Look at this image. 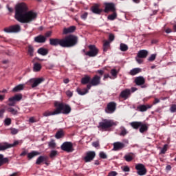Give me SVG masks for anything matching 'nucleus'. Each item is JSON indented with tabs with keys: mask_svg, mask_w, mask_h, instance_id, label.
<instances>
[{
	"mask_svg": "<svg viewBox=\"0 0 176 176\" xmlns=\"http://www.w3.org/2000/svg\"><path fill=\"white\" fill-rule=\"evenodd\" d=\"M54 115H58V112L57 111L56 109L54 111L47 110L43 113V116L45 118H47L48 116H53Z\"/></svg>",
	"mask_w": 176,
	"mask_h": 176,
	"instance_id": "nucleus-17",
	"label": "nucleus"
},
{
	"mask_svg": "<svg viewBox=\"0 0 176 176\" xmlns=\"http://www.w3.org/2000/svg\"><path fill=\"white\" fill-rule=\"evenodd\" d=\"M42 82H45V78H31L30 80L28 81V84L30 85L34 89V87H36L39 86Z\"/></svg>",
	"mask_w": 176,
	"mask_h": 176,
	"instance_id": "nucleus-6",
	"label": "nucleus"
},
{
	"mask_svg": "<svg viewBox=\"0 0 176 176\" xmlns=\"http://www.w3.org/2000/svg\"><path fill=\"white\" fill-rule=\"evenodd\" d=\"M111 74L112 76L116 77L118 75V71H116V69H113L111 71Z\"/></svg>",
	"mask_w": 176,
	"mask_h": 176,
	"instance_id": "nucleus-52",
	"label": "nucleus"
},
{
	"mask_svg": "<svg viewBox=\"0 0 176 176\" xmlns=\"http://www.w3.org/2000/svg\"><path fill=\"white\" fill-rule=\"evenodd\" d=\"M50 45L51 46H61V47H74L78 45V36L69 35L64 38H50Z\"/></svg>",
	"mask_w": 176,
	"mask_h": 176,
	"instance_id": "nucleus-2",
	"label": "nucleus"
},
{
	"mask_svg": "<svg viewBox=\"0 0 176 176\" xmlns=\"http://www.w3.org/2000/svg\"><path fill=\"white\" fill-rule=\"evenodd\" d=\"M19 142L15 141L13 144L8 143H0V151H6V149H9V148H13V146H16V145H19Z\"/></svg>",
	"mask_w": 176,
	"mask_h": 176,
	"instance_id": "nucleus-8",
	"label": "nucleus"
},
{
	"mask_svg": "<svg viewBox=\"0 0 176 176\" xmlns=\"http://www.w3.org/2000/svg\"><path fill=\"white\" fill-rule=\"evenodd\" d=\"M94 157H96V152L89 151L86 153V156L84 157V160L85 163H89V162H91Z\"/></svg>",
	"mask_w": 176,
	"mask_h": 176,
	"instance_id": "nucleus-12",
	"label": "nucleus"
},
{
	"mask_svg": "<svg viewBox=\"0 0 176 176\" xmlns=\"http://www.w3.org/2000/svg\"><path fill=\"white\" fill-rule=\"evenodd\" d=\"M37 53L41 56H47L49 54V50L47 49L41 47L38 50Z\"/></svg>",
	"mask_w": 176,
	"mask_h": 176,
	"instance_id": "nucleus-26",
	"label": "nucleus"
},
{
	"mask_svg": "<svg viewBox=\"0 0 176 176\" xmlns=\"http://www.w3.org/2000/svg\"><path fill=\"white\" fill-rule=\"evenodd\" d=\"M54 105L56 107L58 115H60V113H63V115L71 113V107L69 105L64 104L58 102H56Z\"/></svg>",
	"mask_w": 176,
	"mask_h": 176,
	"instance_id": "nucleus-3",
	"label": "nucleus"
},
{
	"mask_svg": "<svg viewBox=\"0 0 176 176\" xmlns=\"http://www.w3.org/2000/svg\"><path fill=\"white\" fill-rule=\"evenodd\" d=\"M76 30V26H70L69 28H65L63 29V34L67 35V34H72V32H75Z\"/></svg>",
	"mask_w": 176,
	"mask_h": 176,
	"instance_id": "nucleus-18",
	"label": "nucleus"
},
{
	"mask_svg": "<svg viewBox=\"0 0 176 176\" xmlns=\"http://www.w3.org/2000/svg\"><path fill=\"white\" fill-rule=\"evenodd\" d=\"M91 80V78H90V76L86 75L84 78L81 79V83L82 85H87V83H90Z\"/></svg>",
	"mask_w": 176,
	"mask_h": 176,
	"instance_id": "nucleus-28",
	"label": "nucleus"
},
{
	"mask_svg": "<svg viewBox=\"0 0 176 176\" xmlns=\"http://www.w3.org/2000/svg\"><path fill=\"white\" fill-rule=\"evenodd\" d=\"M120 50L121 52H127V50H129V46L124 43H120Z\"/></svg>",
	"mask_w": 176,
	"mask_h": 176,
	"instance_id": "nucleus-36",
	"label": "nucleus"
},
{
	"mask_svg": "<svg viewBox=\"0 0 176 176\" xmlns=\"http://www.w3.org/2000/svg\"><path fill=\"white\" fill-rule=\"evenodd\" d=\"M20 31H21V27H20V25H15L4 28V32L8 34L12 32H20Z\"/></svg>",
	"mask_w": 176,
	"mask_h": 176,
	"instance_id": "nucleus-7",
	"label": "nucleus"
},
{
	"mask_svg": "<svg viewBox=\"0 0 176 176\" xmlns=\"http://www.w3.org/2000/svg\"><path fill=\"white\" fill-rule=\"evenodd\" d=\"M113 151H120L121 149H123L124 148L125 145L124 143L120 142H116L113 144Z\"/></svg>",
	"mask_w": 176,
	"mask_h": 176,
	"instance_id": "nucleus-16",
	"label": "nucleus"
},
{
	"mask_svg": "<svg viewBox=\"0 0 176 176\" xmlns=\"http://www.w3.org/2000/svg\"><path fill=\"white\" fill-rule=\"evenodd\" d=\"M148 130V125L146 124H144L142 122V124L140 125V131L141 133H144V131H146Z\"/></svg>",
	"mask_w": 176,
	"mask_h": 176,
	"instance_id": "nucleus-37",
	"label": "nucleus"
},
{
	"mask_svg": "<svg viewBox=\"0 0 176 176\" xmlns=\"http://www.w3.org/2000/svg\"><path fill=\"white\" fill-rule=\"evenodd\" d=\"M115 111H116V103L114 102H109L105 109L106 113H113Z\"/></svg>",
	"mask_w": 176,
	"mask_h": 176,
	"instance_id": "nucleus-11",
	"label": "nucleus"
},
{
	"mask_svg": "<svg viewBox=\"0 0 176 176\" xmlns=\"http://www.w3.org/2000/svg\"><path fill=\"white\" fill-rule=\"evenodd\" d=\"M105 8H104V12L108 13V12H115V4L112 3H104Z\"/></svg>",
	"mask_w": 176,
	"mask_h": 176,
	"instance_id": "nucleus-14",
	"label": "nucleus"
},
{
	"mask_svg": "<svg viewBox=\"0 0 176 176\" xmlns=\"http://www.w3.org/2000/svg\"><path fill=\"white\" fill-rule=\"evenodd\" d=\"M91 10L92 13H94L95 14H100L101 12H102V10L98 8V5H95L91 8Z\"/></svg>",
	"mask_w": 176,
	"mask_h": 176,
	"instance_id": "nucleus-22",
	"label": "nucleus"
},
{
	"mask_svg": "<svg viewBox=\"0 0 176 176\" xmlns=\"http://www.w3.org/2000/svg\"><path fill=\"white\" fill-rule=\"evenodd\" d=\"M134 157V154L132 153H129L124 156V159L126 160V162H131Z\"/></svg>",
	"mask_w": 176,
	"mask_h": 176,
	"instance_id": "nucleus-27",
	"label": "nucleus"
},
{
	"mask_svg": "<svg viewBox=\"0 0 176 176\" xmlns=\"http://www.w3.org/2000/svg\"><path fill=\"white\" fill-rule=\"evenodd\" d=\"M47 160V156H40L36 160V164H41V163H43V162H46Z\"/></svg>",
	"mask_w": 176,
	"mask_h": 176,
	"instance_id": "nucleus-30",
	"label": "nucleus"
},
{
	"mask_svg": "<svg viewBox=\"0 0 176 176\" xmlns=\"http://www.w3.org/2000/svg\"><path fill=\"white\" fill-rule=\"evenodd\" d=\"M117 175H118V173H116V171H111L108 174V176H117Z\"/></svg>",
	"mask_w": 176,
	"mask_h": 176,
	"instance_id": "nucleus-56",
	"label": "nucleus"
},
{
	"mask_svg": "<svg viewBox=\"0 0 176 176\" xmlns=\"http://www.w3.org/2000/svg\"><path fill=\"white\" fill-rule=\"evenodd\" d=\"M49 148H51V149H54L56 148V142H54V140H51L50 142H48Z\"/></svg>",
	"mask_w": 176,
	"mask_h": 176,
	"instance_id": "nucleus-39",
	"label": "nucleus"
},
{
	"mask_svg": "<svg viewBox=\"0 0 176 176\" xmlns=\"http://www.w3.org/2000/svg\"><path fill=\"white\" fill-rule=\"evenodd\" d=\"M170 111L171 113H174L176 112V104H171L170 107Z\"/></svg>",
	"mask_w": 176,
	"mask_h": 176,
	"instance_id": "nucleus-46",
	"label": "nucleus"
},
{
	"mask_svg": "<svg viewBox=\"0 0 176 176\" xmlns=\"http://www.w3.org/2000/svg\"><path fill=\"white\" fill-rule=\"evenodd\" d=\"M151 108H152V105L151 104H140L138 106L137 111H139V112H146Z\"/></svg>",
	"mask_w": 176,
	"mask_h": 176,
	"instance_id": "nucleus-15",
	"label": "nucleus"
},
{
	"mask_svg": "<svg viewBox=\"0 0 176 176\" xmlns=\"http://www.w3.org/2000/svg\"><path fill=\"white\" fill-rule=\"evenodd\" d=\"M8 105H9V107H14V105H16V103L13 100H10V98L8 99Z\"/></svg>",
	"mask_w": 176,
	"mask_h": 176,
	"instance_id": "nucleus-49",
	"label": "nucleus"
},
{
	"mask_svg": "<svg viewBox=\"0 0 176 176\" xmlns=\"http://www.w3.org/2000/svg\"><path fill=\"white\" fill-rule=\"evenodd\" d=\"M93 146H94L95 148H98V146H100V142L98 141L97 142H94L92 143Z\"/></svg>",
	"mask_w": 176,
	"mask_h": 176,
	"instance_id": "nucleus-55",
	"label": "nucleus"
},
{
	"mask_svg": "<svg viewBox=\"0 0 176 176\" xmlns=\"http://www.w3.org/2000/svg\"><path fill=\"white\" fill-rule=\"evenodd\" d=\"M89 51L85 52V56H88V57H96L97 54H98V48L96 47L94 45H90L88 46Z\"/></svg>",
	"mask_w": 176,
	"mask_h": 176,
	"instance_id": "nucleus-5",
	"label": "nucleus"
},
{
	"mask_svg": "<svg viewBox=\"0 0 176 176\" xmlns=\"http://www.w3.org/2000/svg\"><path fill=\"white\" fill-rule=\"evenodd\" d=\"M159 102H160V100L159 98H155L153 102V104L156 105V104H159Z\"/></svg>",
	"mask_w": 176,
	"mask_h": 176,
	"instance_id": "nucleus-61",
	"label": "nucleus"
},
{
	"mask_svg": "<svg viewBox=\"0 0 176 176\" xmlns=\"http://www.w3.org/2000/svg\"><path fill=\"white\" fill-rule=\"evenodd\" d=\"M8 112H10V113H12V115H17L18 111L16 109H15L13 107H8L7 109Z\"/></svg>",
	"mask_w": 176,
	"mask_h": 176,
	"instance_id": "nucleus-38",
	"label": "nucleus"
},
{
	"mask_svg": "<svg viewBox=\"0 0 176 176\" xmlns=\"http://www.w3.org/2000/svg\"><path fill=\"white\" fill-rule=\"evenodd\" d=\"M24 87H25V85L19 84V85H16L14 88H13L12 91H14V93L21 91V90H24Z\"/></svg>",
	"mask_w": 176,
	"mask_h": 176,
	"instance_id": "nucleus-24",
	"label": "nucleus"
},
{
	"mask_svg": "<svg viewBox=\"0 0 176 176\" xmlns=\"http://www.w3.org/2000/svg\"><path fill=\"white\" fill-rule=\"evenodd\" d=\"M62 151H65V152H73L74 148L72 142H64L60 146Z\"/></svg>",
	"mask_w": 176,
	"mask_h": 176,
	"instance_id": "nucleus-9",
	"label": "nucleus"
},
{
	"mask_svg": "<svg viewBox=\"0 0 176 176\" xmlns=\"http://www.w3.org/2000/svg\"><path fill=\"white\" fill-rule=\"evenodd\" d=\"M9 162V159L8 157L3 158V155L0 154V167L5 164V163H8Z\"/></svg>",
	"mask_w": 176,
	"mask_h": 176,
	"instance_id": "nucleus-34",
	"label": "nucleus"
},
{
	"mask_svg": "<svg viewBox=\"0 0 176 176\" xmlns=\"http://www.w3.org/2000/svg\"><path fill=\"white\" fill-rule=\"evenodd\" d=\"M3 113H5V109L0 110V118H3Z\"/></svg>",
	"mask_w": 176,
	"mask_h": 176,
	"instance_id": "nucleus-64",
	"label": "nucleus"
},
{
	"mask_svg": "<svg viewBox=\"0 0 176 176\" xmlns=\"http://www.w3.org/2000/svg\"><path fill=\"white\" fill-rule=\"evenodd\" d=\"M113 126H118V122H113V120L104 119L102 122H99L98 127V129L107 130V129H109Z\"/></svg>",
	"mask_w": 176,
	"mask_h": 176,
	"instance_id": "nucleus-4",
	"label": "nucleus"
},
{
	"mask_svg": "<svg viewBox=\"0 0 176 176\" xmlns=\"http://www.w3.org/2000/svg\"><path fill=\"white\" fill-rule=\"evenodd\" d=\"M63 135H64V133L63 132V131H59L56 133L55 137L56 138H57V140H59V138H61Z\"/></svg>",
	"mask_w": 176,
	"mask_h": 176,
	"instance_id": "nucleus-42",
	"label": "nucleus"
},
{
	"mask_svg": "<svg viewBox=\"0 0 176 176\" xmlns=\"http://www.w3.org/2000/svg\"><path fill=\"white\" fill-rule=\"evenodd\" d=\"M10 130L11 134H12V135H14L19 133V129H17L16 128H10Z\"/></svg>",
	"mask_w": 176,
	"mask_h": 176,
	"instance_id": "nucleus-43",
	"label": "nucleus"
},
{
	"mask_svg": "<svg viewBox=\"0 0 176 176\" xmlns=\"http://www.w3.org/2000/svg\"><path fill=\"white\" fill-rule=\"evenodd\" d=\"M156 59V54H153L151 55L150 57H148V61H155Z\"/></svg>",
	"mask_w": 176,
	"mask_h": 176,
	"instance_id": "nucleus-47",
	"label": "nucleus"
},
{
	"mask_svg": "<svg viewBox=\"0 0 176 176\" xmlns=\"http://www.w3.org/2000/svg\"><path fill=\"white\" fill-rule=\"evenodd\" d=\"M21 98H23V96L21 94H16L11 98H10L11 101H13L15 104H16V102L21 101Z\"/></svg>",
	"mask_w": 176,
	"mask_h": 176,
	"instance_id": "nucleus-25",
	"label": "nucleus"
},
{
	"mask_svg": "<svg viewBox=\"0 0 176 176\" xmlns=\"http://www.w3.org/2000/svg\"><path fill=\"white\" fill-rule=\"evenodd\" d=\"M4 123L6 126H10L12 124V120L10 118H6L4 120Z\"/></svg>",
	"mask_w": 176,
	"mask_h": 176,
	"instance_id": "nucleus-45",
	"label": "nucleus"
},
{
	"mask_svg": "<svg viewBox=\"0 0 176 176\" xmlns=\"http://www.w3.org/2000/svg\"><path fill=\"white\" fill-rule=\"evenodd\" d=\"M100 157H101V159H107V154H105L104 152H100Z\"/></svg>",
	"mask_w": 176,
	"mask_h": 176,
	"instance_id": "nucleus-54",
	"label": "nucleus"
},
{
	"mask_svg": "<svg viewBox=\"0 0 176 176\" xmlns=\"http://www.w3.org/2000/svg\"><path fill=\"white\" fill-rule=\"evenodd\" d=\"M77 93L80 95V96H85V94H87V93H89V90L86 88H84L82 89H77Z\"/></svg>",
	"mask_w": 176,
	"mask_h": 176,
	"instance_id": "nucleus-33",
	"label": "nucleus"
},
{
	"mask_svg": "<svg viewBox=\"0 0 176 176\" xmlns=\"http://www.w3.org/2000/svg\"><path fill=\"white\" fill-rule=\"evenodd\" d=\"M168 145L167 144H165L164 146V147L161 149V152L160 153H162V154H164L166 153V152H167V148H168Z\"/></svg>",
	"mask_w": 176,
	"mask_h": 176,
	"instance_id": "nucleus-48",
	"label": "nucleus"
},
{
	"mask_svg": "<svg viewBox=\"0 0 176 176\" xmlns=\"http://www.w3.org/2000/svg\"><path fill=\"white\" fill-rule=\"evenodd\" d=\"M101 84V77L96 75L93 77V78L90 81V85L91 86H98V85Z\"/></svg>",
	"mask_w": 176,
	"mask_h": 176,
	"instance_id": "nucleus-13",
	"label": "nucleus"
},
{
	"mask_svg": "<svg viewBox=\"0 0 176 176\" xmlns=\"http://www.w3.org/2000/svg\"><path fill=\"white\" fill-rule=\"evenodd\" d=\"M109 43H110L109 41L105 40V41H104L103 46H107L109 47Z\"/></svg>",
	"mask_w": 176,
	"mask_h": 176,
	"instance_id": "nucleus-62",
	"label": "nucleus"
},
{
	"mask_svg": "<svg viewBox=\"0 0 176 176\" xmlns=\"http://www.w3.org/2000/svg\"><path fill=\"white\" fill-rule=\"evenodd\" d=\"M141 72V69L140 68H134L131 69L129 72V74L132 76H134V75H137V74H140Z\"/></svg>",
	"mask_w": 176,
	"mask_h": 176,
	"instance_id": "nucleus-35",
	"label": "nucleus"
},
{
	"mask_svg": "<svg viewBox=\"0 0 176 176\" xmlns=\"http://www.w3.org/2000/svg\"><path fill=\"white\" fill-rule=\"evenodd\" d=\"M120 96L122 98H124V100H127V98H129V96H130V89H125L122 91L120 93Z\"/></svg>",
	"mask_w": 176,
	"mask_h": 176,
	"instance_id": "nucleus-23",
	"label": "nucleus"
},
{
	"mask_svg": "<svg viewBox=\"0 0 176 176\" xmlns=\"http://www.w3.org/2000/svg\"><path fill=\"white\" fill-rule=\"evenodd\" d=\"M142 123V122H131L130 124H131V127H133V129L138 130V129H139V127H140Z\"/></svg>",
	"mask_w": 176,
	"mask_h": 176,
	"instance_id": "nucleus-32",
	"label": "nucleus"
},
{
	"mask_svg": "<svg viewBox=\"0 0 176 176\" xmlns=\"http://www.w3.org/2000/svg\"><path fill=\"white\" fill-rule=\"evenodd\" d=\"M51 36H52V32H47V33H45V36H44L47 38Z\"/></svg>",
	"mask_w": 176,
	"mask_h": 176,
	"instance_id": "nucleus-63",
	"label": "nucleus"
},
{
	"mask_svg": "<svg viewBox=\"0 0 176 176\" xmlns=\"http://www.w3.org/2000/svg\"><path fill=\"white\" fill-rule=\"evenodd\" d=\"M57 155V151H52L50 155V157H54Z\"/></svg>",
	"mask_w": 176,
	"mask_h": 176,
	"instance_id": "nucleus-53",
	"label": "nucleus"
},
{
	"mask_svg": "<svg viewBox=\"0 0 176 176\" xmlns=\"http://www.w3.org/2000/svg\"><path fill=\"white\" fill-rule=\"evenodd\" d=\"M109 39L111 42H112L115 39V36L112 34H109Z\"/></svg>",
	"mask_w": 176,
	"mask_h": 176,
	"instance_id": "nucleus-58",
	"label": "nucleus"
},
{
	"mask_svg": "<svg viewBox=\"0 0 176 176\" xmlns=\"http://www.w3.org/2000/svg\"><path fill=\"white\" fill-rule=\"evenodd\" d=\"M135 82L138 86H141L142 85H144L145 83V78L142 76L137 77L135 79Z\"/></svg>",
	"mask_w": 176,
	"mask_h": 176,
	"instance_id": "nucleus-21",
	"label": "nucleus"
},
{
	"mask_svg": "<svg viewBox=\"0 0 176 176\" xmlns=\"http://www.w3.org/2000/svg\"><path fill=\"white\" fill-rule=\"evenodd\" d=\"M38 122V120L35 119V117H30L29 119L30 123H36Z\"/></svg>",
	"mask_w": 176,
	"mask_h": 176,
	"instance_id": "nucleus-51",
	"label": "nucleus"
},
{
	"mask_svg": "<svg viewBox=\"0 0 176 176\" xmlns=\"http://www.w3.org/2000/svg\"><path fill=\"white\" fill-rule=\"evenodd\" d=\"M36 12L28 11V6L25 3H19L15 6V19L19 23H30L36 20Z\"/></svg>",
	"mask_w": 176,
	"mask_h": 176,
	"instance_id": "nucleus-1",
	"label": "nucleus"
},
{
	"mask_svg": "<svg viewBox=\"0 0 176 176\" xmlns=\"http://www.w3.org/2000/svg\"><path fill=\"white\" fill-rule=\"evenodd\" d=\"M28 53L30 56H31V57L34 56V47H32V45L28 46Z\"/></svg>",
	"mask_w": 176,
	"mask_h": 176,
	"instance_id": "nucleus-41",
	"label": "nucleus"
},
{
	"mask_svg": "<svg viewBox=\"0 0 176 176\" xmlns=\"http://www.w3.org/2000/svg\"><path fill=\"white\" fill-rule=\"evenodd\" d=\"M122 171H124V173H129V171H130V168L127 166H124Z\"/></svg>",
	"mask_w": 176,
	"mask_h": 176,
	"instance_id": "nucleus-57",
	"label": "nucleus"
},
{
	"mask_svg": "<svg viewBox=\"0 0 176 176\" xmlns=\"http://www.w3.org/2000/svg\"><path fill=\"white\" fill-rule=\"evenodd\" d=\"M42 69V65L38 63H35L33 66L34 72H39Z\"/></svg>",
	"mask_w": 176,
	"mask_h": 176,
	"instance_id": "nucleus-29",
	"label": "nucleus"
},
{
	"mask_svg": "<svg viewBox=\"0 0 176 176\" xmlns=\"http://www.w3.org/2000/svg\"><path fill=\"white\" fill-rule=\"evenodd\" d=\"M66 94H67V97H72V96H73L72 91H67Z\"/></svg>",
	"mask_w": 176,
	"mask_h": 176,
	"instance_id": "nucleus-60",
	"label": "nucleus"
},
{
	"mask_svg": "<svg viewBox=\"0 0 176 176\" xmlns=\"http://www.w3.org/2000/svg\"><path fill=\"white\" fill-rule=\"evenodd\" d=\"M137 56L138 57H140L141 58H146V57L148 56V51L146 50H140L138 52Z\"/></svg>",
	"mask_w": 176,
	"mask_h": 176,
	"instance_id": "nucleus-20",
	"label": "nucleus"
},
{
	"mask_svg": "<svg viewBox=\"0 0 176 176\" xmlns=\"http://www.w3.org/2000/svg\"><path fill=\"white\" fill-rule=\"evenodd\" d=\"M81 19H82V20H86V19H87V12H85L81 15Z\"/></svg>",
	"mask_w": 176,
	"mask_h": 176,
	"instance_id": "nucleus-59",
	"label": "nucleus"
},
{
	"mask_svg": "<svg viewBox=\"0 0 176 176\" xmlns=\"http://www.w3.org/2000/svg\"><path fill=\"white\" fill-rule=\"evenodd\" d=\"M38 155H41V153L38 151H32L28 154V157L30 160H31V159L35 157V156H38Z\"/></svg>",
	"mask_w": 176,
	"mask_h": 176,
	"instance_id": "nucleus-31",
	"label": "nucleus"
},
{
	"mask_svg": "<svg viewBox=\"0 0 176 176\" xmlns=\"http://www.w3.org/2000/svg\"><path fill=\"white\" fill-rule=\"evenodd\" d=\"M126 134H127V130H126V128L124 127L121 128V132L120 133V135H122L123 137H124Z\"/></svg>",
	"mask_w": 176,
	"mask_h": 176,
	"instance_id": "nucleus-44",
	"label": "nucleus"
},
{
	"mask_svg": "<svg viewBox=\"0 0 176 176\" xmlns=\"http://www.w3.org/2000/svg\"><path fill=\"white\" fill-rule=\"evenodd\" d=\"M142 58L138 56V55H137V56L135 57V60H136V61H137V63H138V64H142V62H143L144 60H142Z\"/></svg>",
	"mask_w": 176,
	"mask_h": 176,
	"instance_id": "nucleus-50",
	"label": "nucleus"
},
{
	"mask_svg": "<svg viewBox=\"0 0 176 176\" xmlns=\"http://www.w3.org/2000/svg\"><path fill=\"white\" fill-rule=\"evenodd\" d=\"M135 168L138 170V175H145L146 174V168L142 164H138L135 166Z\"/></svg>",
	"mask_w": 176,
	"mask_h": 176,
	"instance_id": "nucleus-10",
	"label": "nucleus"
},
{
	"mask_svg": "<svg viewBox=\"0 0 176 176\" xmlns=\"http://www.w3.org/2000/svg\"><path fill=\"white\" fill-rule=\"evenodd\" d=\"M34 41H36L37 43H45L46 42V37L43 35L37 36L34 37Z\"/></svg>",
	"mask_w": 176,
	"mask_h": 176,
	"instance_id": "nucleus-19",
	"label": "nucleus"
},
{
	"mask_svg": "<svg viewBox=\"0 0 176 176\" xmlns=\"http://www.w3.org/2000/svg\"><path fill=\"white\" fill-rule=\"evenodd\" d=\"M116 17H118V14L114 11L112 14H110V15L108 16L107 19H108V20H111L112 21V20H115V19H116Z\"/></svg>",
	"mask_w": 176,
	"mask_h": 176,
	"instance_id": "nucleus-40",
	"label": "nucleus"
}]
</instances>
